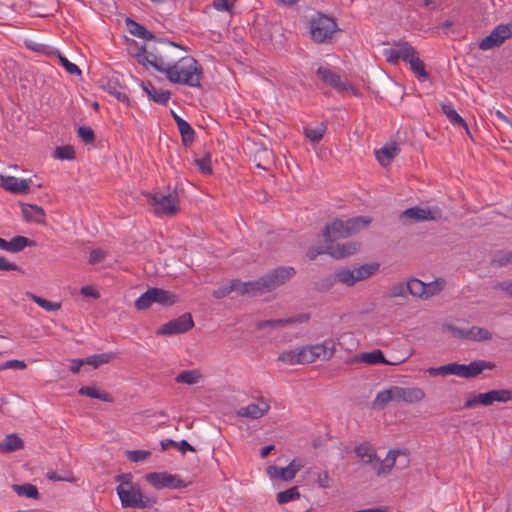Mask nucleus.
I'll return each instance as SVG.
<instances>
[{
	"label": "nucleus",
	"instance_id": "obj_1",
	"mask_svg": "<svg viewBox=\"0 0 512 512\" xmlns=\"http://www.w3.org/2000/svg\"><path fill=\"white\" fill-rule=\"evenodd\" d=\"M295 273L296 271L293 267H278L254 281L242 282L239 279H233L228 285H223L215 289L212 295L216 299L224 298L232 291L242 296L248 295L254 297L262 295L285 284Z\"/></svg>",
	"mask_w": 512,
	"mask_h": 512
},
{
	"label": "nucleus",
	"instance_id": "obj_2",
	"mask_svg": "<svg viewBox=\"0 0 512 512\" xmlns=\"http://www.w3.org/2000/svg\"><path fill=\"white\" fill-rule=\"evenodd\" d=\"M176 49L186 51V48L180 44L156 38L155 44L151 45L149 49L142 45V47H137V53H133V55L139 64L145 67L150 65L158 72L163 73L175 62L177 58Z\"/></svg>",
	"mask_w": 512,
	"mask_h": 512
},
{
	"label": "nucleus",
	"instance_id": "obj_3",
	"mask_svg": "<svg viewBox=\"0 0 512 512\" xmlns=\"http://www.w3.org/2000/svg\"><path fill=\"white\" fill-rule=\"evenodd\" d=\"M163 73L171 83L201 87L203 69L198 61L191 56L178 59Z\"/></svg>",
	"mask_w": 512,
	"mask_h": 512
},
{
	"label": "nucleus",
	"instance_id": "obj_4",
	"mask_svg": "<svg viewBox=\"0 0 512 512\" xmlns=\"http://www.w3.org/2000/svg\"><path fill=\"white\" fill-rule=\"evenodd\" d=\"M121 504L124 508H150L156 499L142 493L138 484L124 483L116 488Z\"/></svg>",
	"mask_w": 512,
	"mask_h": 512
},
{
	"label": "nucleus",
	"instance_id": "obj_5",
	"mask_svg": "<svg viewBox=\"0 0 512 512\" xmlns=\"http://www.w3.org/2000/svg\"><path fill=\"white\" fill-rule=\"evenodd\" d=\"M378 263L364 264L354 269H341L330 275L328 281L330 284L335 282L343 283L347 286H353L358 281L365 280L379 270Z\"/></svg>",
	"mask_w": 512,
	"mask_h": 512
},
{
	"label": "nucleus",
	"instance_id": "obj_6",
	"mask_svg": "<svg viewBox=\"0 0 512 512\" xmlns=\"http://www.w3.org/2000/svg\"><path fill=\"white\" fill-rule=\"evenodd\" d=\"M176 301V295L170 291L152 287L149 288L135 301V308L137 310H146L154 303L160 304L162 306H170L175 304Z\"/></svg>",
	"mask_w": 512,
	"mask_h": 512
},
{
	"label": "nucleus",
	"instance_id": "obj_7",
	"mask_svg": "<svg viewBox=\"0 0 512 512\" xmlns=\"http://www.w3.org/2000/svg\"><path fill=\"white\" fill-rule=\"evenodd\" d=\"M144 196L156 215L174 216L179 210L177 196L160 192H145Z\"/></svg>",
	"mask_w": 512,
	"mask_h": 512
},
{
	"label": "nucleus",
	"instance_id": "obj_8",
	"mask_svg": "<svg viewBox=\"0 0 512 512\" xmlns=\"http://www.w3.org/2000/svg\"><path fill=\"white\" fill-rule=\"evenodd\" d=\"M337 29L335 20L326 15H318L310 21V33L312 39L318 43H324L330 39Z\"/></svg>",
	"mask_w": 512,
	"mask_h": 512
},
{
	"label": "nucleus",
	"instance_id": "obj_9",
	"mask_svg": "<svg viewBox=\"0 0 512 512\" xmlns=\"http://www.w3.org/2000/svg\"><path fill=\"white\" fill-rule=\"evenodd\" d=\"M384 56L388 63L396 65L399 60L408 62L417 54L416 49L407 41L394 42L391 48L383 51Z\"/></svg>",
	"mask_w": 512,
	"mask_h": 512
},
{
	"label": "nucleus",
	"instance_id": "obj_10",
	"mask_svg": "<svg viewBox=\"0 0 512 512\" xmlns=\"http://www.w3.org/2000/svg\"><path fill=\"white\" fill-rule=\"evenodd\" d=\"M145 479L156 489H176L186 486L185 482L178 475L169 474L167 472L147 473Z\"/></svg>",
	"mask_w": 512,
	"mask_h": 512
},
{
	"label": "nucleus",
	"instance_id": "obj_11",
	"mask_svg": "<svg viewBox=\"0 0 512 512\" xmlns=\"http://www.w3.org/2000/svg\"><path fill=\"white\" fill-rule=\"evenodd\" d=\"M194 326V321L190 313H184L176 319L163 324L158 330L157 335L171 336L189 331Z\"/></svg>",
	"mask_w": 512,
	"mask_h": 512
},
{
	"label": "nucleus",
	"instance_id": "obj_12",
	"mask_svg": "<svg viewBox=\"0 0 512 512\" xmlns=\"http://www.w3.org/2000/svg\"><path fill=\"white\" fill-rule=\"evenodd\" d=\"M400 218L409 223L438 220L441 218V212L438 209L412 207L403 211Z\"/></svg>",
	"mask_w": 512,
	"mask_h": 512
},
{
	"label": "nucleus",
	"instance_id": "obj_13",
	"mask_svg": "<svg viewBox=\"0 0 512 512\" xmlns=\"http://www.w3.org/2000/svg\"><path fill=\"white\" fill-rule=\"evenodd\" d=\"M318 77L327 85L334 88L338 92H345L352 87L344 80L341 79L340 75L326 67H319L317 69Z\"/></svg>",
	"mask_w": 512,
	"mask_h": 512
},
{
	"label": "nucleus",
	"instance_id": "obj_14",
	"mask_svg": "<svg viewBox=\"0 0 512 512\" xmlns=\"http://www.w3.org/2000/svg\"><path fill=\"white\" fill-rule=\"evenodd\" d=\"M395 402L417 403L425 398V392L418 387L394 386Z\"/></svg>",
	"mask_w": 512,
	"mask_h": 512
},
{
	"label": "nucleus",
	"instance_id": "obj_15",
	"mask_svg": "<svg viewBox=\"0 0 512 512\" xmlns=\"http://www.w3.org/2000/svg\"><path fill=\"white\" fill-rule=\"evenodd\" d=\"M496 367L494 362L477 360L466 364H459L458 376L462 378H475L481 374L485 369H494Z\"/></svg>",
	"mask_w": 512,
	"mask_h": 512
},
{
	"label": "nucleus",
	"instance_id": "obj_16",
	"mask_svg": "<svg viewBox=\"0 0 512 512\" xmlns=\"http://www.w3.org/2000/svg\"><path fill=\"white\" fill-rule=\"evenodd\" d=\"M496 367L494 362L477 360L466 364H459L458 376L462 378H475L481 374L485 369H494Z\"/></svg>",
	"mask_w": 512,
	"mask_h": 512
},
{
	"label": "nucleus",
	"instance_id": "obj_17",
	"mask_svg": "<svg viewBox=\"0 0 512 512\" xmlns=\"http://www.w3.org/2000/svg\"><path fill=\"white\" fill-rule=\"evenodd\" d=\"M323 237L326 242H333L337 239L349 237L345 221L340 219L333 220L323 229Z\"/></svg>",
	"mask_w": 512,
	"mask_h": 512
},
{
	"label": "nucleus",
	"instance_id": "obj_18",
	"mask_svg": "<svg viewBox=\"0 0 512 512\" xmlns=\"http://www.w3.org/2000/svg\"><path fill=\"white\" fill-rule=\"evenodd\" d=\"M305 476L308 480L313 481L322 489H330L333 486V478L327 470L313 466L305 471Z\"/></svg>",
	"mask_w": 512,
	"mask_h": 512
},
{
	"label": "nucleus",
	"instance_id": "obj_19",
	"mask_svg": "<svg viewBox=\"0 0 512 512\" xmlns=\"http://www.w3.org/2000/svg\"><path fill=\"white\" fill-rule=\"evenodd\" d=\"M2 187L15 194H26L29 191L30 179H19L14 176H0Z\"/></svg>",
	"mask_w": 512,
	"mask_h": 512
},
{
	"label": "nucleus",
	"instance_id": "obj_20",
	"mask_svg": "<svg viewBox=\"0 0 512 512\" xmlns=\"http://www.w3.org/2000/svg\"><path fill=\"white\" fill-rule=\"evenodd\" d=\"M358 242H347L343 244H331L326 252L334 258L340 259L355 254L360 249Z\"/></svg>",
	"mask_w": 512,
	"mask_h": 512
},
{
	"label": "nucleus",
	"instance_id": "obj_21",
	"mask_svg": "<svg viewBox=\"0 0 512 512\" xmlns=\"http://www.w3.org/2000/svg\"><path fill=\"white\" fill-rule=\"evenodd\" d=\"M270 409V405L264 401L263 398L260 399V404L252 403L246 407H242L237 411V415L239 417H247L251 419H259L265 414L268 413Z\"/></svg>",
	"mask_w": 512,
	"mask_h": 512
},
{
	"label": "nucleus",
	"instance_id": "obj_22",
	"mask_svg": "<svg viewBox=\"0 0 512 512\" xmlns=\"http://www.w3.org/2000/svg\"><path fill=\"white\" fill-rule=\"evenodd\" d=\"M32 245H34V242L24 236H15L10 241L0 237V249L7 252L17 253Z\"/></svg>",
	"mask_w": 512,
	"mask_h": 512
},
{
	"label": "nucleus",
	"instance_id": "obj_23",
	"mask_svg": "<svg viewBox=\"0 0 512 512\" xmlns=\"http://www.w3.org/2000/svg\"><path fill=\"white\" fill-rule=\"evenodd\" d=\"M278 360L288 364H309L313 362V358L309 353L304 351V348L296 351H284L278 356Z\"/></svg>",
	"mask_w": 512,
	"mask_h": 512
},
{
	"label": "nucleus",
	"instance_id": "obj_24",
	"mask_svg": "<svg viewBox=\"0 0 512 512\" xmlns=\"http://www.w3.org/2000/svg\"><path fill=\"white\" fill-rule=\"evenodd\" d=\"M100 84L105 91L113 95L118 101L129 103L127 95L119 90L121 85L117 77L103 78L100 80Z\"/></svg>",
	"mask_w": 512,
	"mask_h": 512
},
{
	"label": "nucleus",
	"instance_id": "obj_25",
	"mask_svg": "<svg viewBox=\"0 0 512 512\" xmlns=\"http://www.w3.org/2000/svg\"><path fill=\"white\" fill-rule=\"evenodd\" d=\"M363 362L366 364L374 365V364H392L387 361L384 357V354L381 350L375 349L371 352H364L359 355L354 356L351 359V363Z\"/></svg>",
	"mask_w": 512,
	"mask_h": 512
},
{
	"label": "nucleus",
	"instance_id": "obj_26",
	"mask_svg": "<svg viewBox=\"0 0 512 512\" xmlns=\"http://www.w3.org/2000/svg\"><path fill=\"white\" fill-rule=\"evenodd\" d=\"M23 218L27 222H36L39 224L45 223L46 214L44 209L37 205L24 204L22 205Z\"/></svg>",
	"mask_w": 512,
	"mask_h": 512
},
{
	"label": "nucleus",
	"instance_id": "obj_27",
	"mask_svg": "<svg viewBox=\"0 0 512 512\" xmlns=\"http://www.w3.org/2000/svg\"><path fill=\"white\" fill-rule=\"evenodd\" d=\"M304 351L310 354L314 362L317 358L329 359L332 357L334 354V345L332 341H329L323 344L305 347Z\"/></svg>",
	"mask_w": 512,
	"mask_h": 512
},
{
	"label": "nucleus",
	"instance_id": "obj_28",
	"mask_svg": "<svg viewBox=\"0 0 512 512\" xmlns=\"http://www.w3.org/2000/svg\"><path fill=\"white\" fill-rule=\"evenodd\" d=\"M485 406L493 405L495 402L507 403L512 401L511 389H495L484 393Z\"/></svg>",
	"mask_w": 512,
	"mask_h": 512
},
{
	"label": "nucleus",
	"instance_id": "obj_29",
	"mask_svg": "<svg viewBox=\"0 0 512 512\" xmlns=\"http://www.w3.org/2000/svg\"><path fill=\"white\" fill-rule=\"evenodd\" d=\"M354 452L363 464H371L373 468L376 462L379 461L375 450L368 443H361L356 446Z\"/></svg>",
	"mask_w": 512,
	"mask_h": 512
},
{
	"label": "nucleus",
	"instance_id": "obj_30",
	"mask_svg": "<svg viewBox=\"0 0 512 512\" xmlns=\"http://www.w3.org/2000/svg\"><path fill=\"white\" fill-rule=\"evenodd\" d=\"M307 319H308V316L290 317V318H285V319L263 320V321L257 322L256 328L258 330L264 329L265 327H268V326L272 327V328H281V327L290 325L292 323L306 321Z\"/></svg>",
	"mask_w": 512,
	"mask_h": 512
},
{
	"label": "nucleus",
	"instance_id": "obj_31",
	"mask_svg": "<svg viewBox=\"0 0 512 512\" xmlns=\"http://www.w3.org/2000/svg\"><path fill=\"white\" fill-rule=\"evenodd\" d=\"M400 148L396 145H386L375 151L376 158L382 166H387L399 154Z\"/></svg>",
	"mask_w": 512,
	"mask_h": 512
},
{
	"label": "nucleus",
	"instance_id": "obj_32",
	"mask_svg": "<svg viewBox=\"0 0 512 512\" xmlns=\"http://www.w3.org/2000/svg\"><path fill=\"white\" fill-rule=\"evenodd\" d=\"M441 108L442 112L446 115V117L453 125L463 127L466 133L471 137V133L466 121L457 113V111L453 108V105L451 103L442 104Z\"/></svg>",
	"mask_w": 512,
	"mask_h": 512
},
{
	"label": "nucleus",
	"instance_id": "obj_33",
	"mask_svg": "<svg viewBox=\"0 0 512 512\" xmlns=\"http://www.w3.org/2000/svg\"><path fill=\"white\" fill-rule=\"evenodd\" d=\"M126 26L129 30V32L138 37L145 40H155L156 37L152 32H150L146 27L143 25L137 23L136 21L132 20L131 18L126 19Z\"/></svg>",
	"mask_w": 512,
	"mask_h": 512
},
{
	"label": "nucleus",
	"instance_id": "obj_34",
	"mask_svg": "<svg viewBox=\"0 0 512 512\" xmlns=\"http://www.w3.org/2000/svg\"><path fill=\"white\" fill-rule=\"evenodd\" d=\"M371 222L372 219L369 216H358L345 221V225L349 236H351L368 227Z\"/></svg>",
	"mask_w": 512,
	"mask_h": 512
},
{
	"label": "nucleus",
	"instance_id": "obj_35",
	"mask_svg": "<svg viewBox=\"0 0 512 512\" xmlns=\"http://www.w3.org/2000/svg\"><path fill=\"white\" fill-rule=\"evenodd\" d=\"M143 89L150 99L161 105H166L171 96V93L168 90L159 91L151 83L143 85Z\"/></svg>",
	"mask_w": 512,
	"mask_h": 512
},
{
	"label": "nucleus",
	"instance_id": "obj_36",
	"mask_svg": "<svg viewBox=\"0 0 512 512\" xmlns=\"http://www.w3.org/2000/svg\"><path fill=\"white\" fill-rule=\"evenodd\" d=\"M24 443L20 437L16 434H9L5 437V439L0 442V452L2 453H11L16 450L23 448Z\"/></svg>",
	"mask_w": 512,
	"mask_h": 512
},
{
	"label": "nucleus",
	"instance_id": "obj_37",
	"mask_svg": "<svg viewBox=\"0 0 512 512\" xmlns=\"http://www.w3.org/2000/svg\"><path fill=\"white\" fill-rule=\"evenodd\" d=\"M256 166L263 170H268L273 163V152L267 148L258 149L254 155Z\"/></svg>",
	"mask_w": 512,
	"mask_h": 512
},
{
	"label": "nucleus",
	"instance_id": "obj_38",
	"mask_svg": "<svg viewBox=\"0 0 512 512\" xmlns=\"http://www.w3.org/2000/svg\"><path fill=\"white\" fill-rule=\"evenodd\" d=\"M303 467L302 460L293 459L288 466L280 467V479L283 481L292 480Z\"/></svg>",
	"mask_w": 512,
	"mask_h": 512
},
{
	"label": "nucleus",
	"instance_id": "obj_39",
	"mask_svg": "<svg viewBox=\"0 0 512 512\" xmlns=\"http://www.w3.org/2000/svg\"><path fill=\"white\" fill-rule=\"evenodd\" d=\"M177 127L181 134L184 146H190L195 140V132L190 124L184 119H177Z\"/></svg>",
	"mask_w": 512,
	"mask_h": 512
},
{
	"label": "nucleus",
	"instance_id": "obj_40",
	"mask_svg": "<svg viewBox=\"0 0 512 512\" xmlns=\"http://www.w3.org/2000/svg\"><path fill=\"white\" fill-rule=\"evenodd\" d=\"M399 454V451L391 450L388 452L386 458L381 461L379 459L378 462L374 465V470L376 471L377 475L384 474L394 466L396 457Z\"/></svg>",
	"mask_w": 512,
	"mask_h": 512
},
{
	"label": "nucleus",
	"instance_id": "obj_41",
	"mask_svg": "<svg viewBox=\"0 0 512 512\" xmlns=\"http://www.w3.org/2000/svg\"><path fill=\"white\" fill-rule=\"evenodd\" d=\"M326 130L327 125L324 122H321L316 127H305L304 135L307 139H309V141L316 144L321 141Z\"/></svg>",
	"mask_w": 512,
	"mask_h": 512
},
{
	"label": "nucleus",
	"instance_id": "obj_42",
	"mask_svg": "<svg viewBox=\"0 0 512 512\" xmlns=\"http://www.w3.org/2000/svg\"><path fill=\"white\" fill-rule=\"evenodd\" d=\"M12 489L19 495L27 498L38 500L40 499V494L37 487L33 484L26 483L22 485L14 484Z\"/></svg>",
	"mask_w": 512,
	"mask_h": 512
},
{
	"label": "nucleus",
	"instance_id": "obj_43",
	"mask_svg": "<svg viewBox=\"0 0 512 512\" xmlns=\"http://www.w3.org/2000/svg\"><path fill=\"white\" fill-rule=\"evenodd\" d=\"M201 378L202 374L199 370H184L176 376L175 381L177 383L193 385L197 384Z\"/></svg>",
	"mask_w": 512,
	"mask_h": 512
},
{
	"label": "nucleus",
	"instance_id": "obj_44",
	"mask_svg": "<svg viewBox=\"0 0 512 512\" xmlns=\"http://www.w3.org/2000/svg\"><path fill=\"white\" fill-rule=\"evenodd\" d=\"M78 393L80 395L87 396L90 398L99 399L104 402H112L113 401V397L109 393L101 392L98 389H96L95 387H90V386L81 387L79 389Z\"/></svg>",
	"mask_w": 512,
	"mask_h": 512
},
{
	"label": "nucleus",
	"instance_id": "obj_45",
	"mask_svg": "<svg viewBox=\"0 0 512 512\" xmlns=\"http://www.w3.org/2000/svg\"><path fill=\"white\" fill-rule=\"evenodd\" d=\"M459 363L453 362L439 367H430L427 372L432 376H447L456 375L458 376Z\"/></svg>",
	"mask_w": 512,
	"mask_h": 512
},
{
	"label": "nucleus",
	"instance_id": "obj_46",
	"mask_svg": "<svg viewBox=\"0 0 512 512\" xmlns=\"http://www.w3.org/2000/svg\"><path fill=\"white\" fill-rule=\"evenodd\" d=\"M115 355L113 353H101L89 356L87 358H83L85 365H90L94 369H97L102 364L109 363Z\"/></svg>",
	"mask_w": 512,
	"mask_h": 512
},
{
	"label": "nucleus",
	"instance_id": "obj_47",
	"mask_svg": "<svg viewBox=\"0 0 512 512\" xmlns=\"http://www.w3.org/2000/svg\"><path fill=\"white\" fill-rule=\"evenodd\" d=\"M395 401L394 397V386L390 387L389 389L380 391L375 400H374V407L378 409L384 408L388 402Z\"/></svg>",
	"mask_w": 512,
	"mask_h": 512
},
{
	"label": "nucleus",
	"instance_id": "obj_48",
	"mask_svg": "<svg viewBox=\"0 0 512 512\" xmlns=\"http://www.w3.org/2000/svg\"><path fill=\"white\" fill-rule=\"evenodd\" d=\"M300 492L297 486L291 487L277 494V502L280 505L300 499Z\"/></svg>",
	"mask_w": 512,
	"mask_h": 512
},
{
	"label": "nucleus",
	"instance_id": "obj_49",
	"mask_svg": "<svg viewBox=\"0 0 512 512\" xmlns=\"http://www.w3.org/2000/svg\"><path fill=\"white\" fill-rule=\"evenodd\" d=\"M406 288L408 289V294H411L414 297H419L424 299L425 295V283L417 278H412L407 281Z\"/></svg>",
	"mask_w": 512,
	"mask_h": 512
},
{
	"label": "nucleus",
	"instance_id": "obj_50",
	"mask_svg": "<svg viewBox=\"0 0 512 512\" xmlns=\"http://www.w3.org/2000/svg\"><path fill=\"white\" fill-rule=\"evenodd\" d=\"M407 63L410 65V69L419 77L428 79L429 73L425 69L424 62L419 58L418 53L415 54L411 60H409Z\"/></svg>",
	"mask_w": 512,
	"mask_h": 512
},
{
	"label": "nucleus",
	"instance_id": "obj_51",
	"mask_svg": "<svg viewBox=\"0 0 512 512\" xmlns=\"http://www.w3.org/2000/svg\"><path fill=\"white\" fill-rule=\"evenodd\" d=\"M26 295L46 311H56L61 308V303L48 301L47 299L37 296L31 292H27Z\"/></svg>",
	"mask_w": 512,
	"mask_h": 512
},
{
	"label": "nucleus",
	"instance_id": "obj_52",
	"mask_svg": "<svg viewBox=\"0 0 512 512\" xmlns=\"http://www.w3.org/2000/svg\"><path fill=\"white\" fill-rule=\"evenodd\" d=\"M445 281L442 279H436L430 283H425V295L424 299H428L432 296L438 295L444 288Z\"/></svg>",
	"mask_w": 512,
	"mask_h": 512
},
{
	"label": "nucleus",
	"instance_id": "obj_53",
	"mask_svg": "<svg viewBox=\"0 0 512 512\" xmlns=\"http://www.w3.org/2000/svg\"><path fill=\"white\" fill-rule=\"evenodd\" d=\"M491 338L492 334L487 329L476 326L469 328V340L487 341Z\"/></svg>",
	"mask_w": 512,
	"mask_h": 512
},
{
	"label": "nucleus",
	"instance_id": "obj_54",
	"mask_svg": "<svg viewBox=\"0 0 512 512\" xmlns=\"http://www.w3.org/2000/svg\"><path fill=\"white\" fill-rule=\"evenodd\" d=\"M502 44L501 40L499 39V36L495 31L493 30L488 36H486L484 39L481 40L479 44V48L481 50H489L494 47H498Z\"/></svg>",
	"mask_w": 512,
	"mask_h": 512
},
{
	"label": "nucleus",
	"instance_id": "obj_55",
	"mask_svg": "<svg viewBox=\"0 0 512 512\" xmlns=\"http://www.w3.org/2000/svg\"><path fill=\"white\" fill-rule=\"evenodd\" d=\"M492 264L503 267L512 264V251L500 250L497 251L492 259Z\"/></svg>",
	"mask_w": 512,
	"mask_h": 512
},
{
	"label": "nucleus",
	"instance_id": "obj_56",
	"mask_svg": "<svg viewBox=\"0 0 512 512\" xmlns=\"http://www.w3.org/2000/svg\"><path fill=\"white\" fill-rule=\"evenodd\" d=\"M407 282H399L394 284L387 291V297L396 298V297H406L408 294V289L406 288Z\"/></svg>",
	"mask_w": 512,
	"mask_h": 512
},
{
	"label": "nucleus",
	"instance_id": "obj_57",
	"mask_svg": "<svg viewBox=\"0 0 512 512\" xmlns=\"http://www.w3.org/2000/svg\"><path fill=\"white\" fill-rule=\"evenodd\" d=\"M55 157L61 160H73L75 158L74 148L70 145L57 147Z\"/></svg>",
	"mask_w": 512,
	"mask_h": 512
},
{
	"label": "nucleus",
	"instance_id": "obj_58",
	"mask_svg": "<svg viewBox=\"0 0 512 512\" xmlns=\"http://www.w3.org/2000/svg\"><path fill=\"white\" fill-rule=\"evenodd\" d=\"M125 455L131 462H141L148 459L151 452L145 450H127Z\"/></svg>",
	"mask_w": 512,
	"mask_h": 512
},
{
	"label": "nucleus",
	"instance_id": "obj_59",
	"mask_svg": "<svg viewBox=\"0 0 512 512\" xmlns=\"http://www.w3.org/2000/svg\"><path fill=\"white\" fill-rule=\"evenodd\" d=\"M494 31L498 34L499 39L503 43L506 39L512 37V23L500 24L494 29Z\"/></svg>",
	"mask_w": 512,
	"mask_h": 512
},
{
	"label": "nucleus",
	"instance_id": "obj_60",
	"mask_svg": "<svg viewBox=\"0 0 512 512\" xmlns=\"http://www.w3.org/2000/svg\"><path fill=\"white\" fill-rule=\"evenodd\" d=\"M57 54H58L60 63L62 64V66L66 69V71L69 74H71V75H80L81 74V70L76 64L71 63L66 57L61 55L59 52H57Z\"/></svg>",
	"mask_w": 512,
	"mask_h": 512
},
{
	"label": "nucleus",
	"instance_id": "obj_61",
	"mask_svg": "<svg viewBox=\"0 0 512 512\" xmlns=\"http://www.w3.org/2000/svg\"><path fill=\"white\" fill-rule=\"evenodd\" d=\"M194 163L199 167L202 173H212L211 158L209 154L205 155L203 158H195Z\"/></svg>",
	"mask_w": 512,
	"mask_h": 512
},
{
	"label": "nucleus",
	"instance_id": "obj_62",
	"mask_svg": "<svg viewBox=\"0 0 512 512\" xmlns=\"http://www.w3.org/2000/svg\"><path fill=\"white\" fill-rule=\"evenodd\" d=\"M78 136L84 143H92L95 140L94 131L88 126L79 127Z\"/></svg>",
	"mask_w": 512,
	"mask_h": 512
},
{
	"label": "nucleus",
	"instance_id": "obj_63",
	"mask_svg": "<svg viewBox=\"0 0 512 512\" xmlns=\"http://www.w3.org/2000/svg\"><path fill=\"white\" fill-rule=\"evenodd\" d=\"M447 330L455 337L469 339V328H460L454 325H447Z\"/></svg>",
	"mask_w": 512,
	"mask_h": 512
},
{
	"label": "nucleus",
	"instance_id": "obj_64",
	"mask_svg": "<svg viewBox=\"0 0 512 512\" xmlns=\"http://www.w3.org/2000/svg\"><path fill=\"white\" fill-rule=\"evenodd\" d=\"M494 288L504 292L507 296L512 298V281L506 280L502 282H497Z\"/></svg>",
	"mask_w": 512,
	"mask_h": 512
}]
</instances>
